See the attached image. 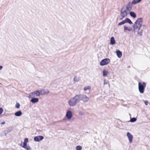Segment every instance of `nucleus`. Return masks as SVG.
<instances>
[{
    "label": "nucleus",
    "mask_w": 150,
    "mask_h": 150,
    "mask_svg": "<svg viewBox=\"0 0 150 150\" xmlns=\"http://www.w3.org/2000/svg\"><path fill=\"white\" fill-rule=\"evenodd\" d=\"M142 24V18L138 19L134 23L133 26L134 32L139 30L141 27Z\"/></svg>",
    "instance_id": "obj_1"
},
{
    "label": "nucleus",
    "mask_w": 150,
    "mask_h": 150,
    "mask_svg": "<svg viewBox=\"0 0 150 150\" xmlns=\"http://www.w3.org/2000/svg\"><path fill=\"white\" fill-rule=\"evenodd\" d=\"M79 102V100L77 95L71 98L68 102L69 105L71 106H74Z\"/></svg>",
    "instance_id": "obj_2"
},
{
    "label": "nucleus",
    "mask_w": 150,
    "mask_h": 150,
    "mask_svg": "<svg viewBox=\"0 0 150 150\" xmlns=\"http://www.w3.org/2000/svg\"><path fill=\"white\" fill-rule=\"evenodd\" d=\"M130 11H128L124 6H122L121 11V13L120 16V19L122 20L126 16Z\"/></svg>",
    "instance_id": "obj_3"
},
{
    "label": "nucleus",
    "mask_w": 150,
    "mask_h": 150,
    "mask_svg": "<svg viewBox=\"0 0 150 150\" xmlns=\"http://www.w3.org/2000/svg\"><path fill=\"white\" fill-rule=\"evenodd\" d=\"M146 84L145 83L143 82L142 83L139 82L138 83V89L140 93H143L144 91V89L146 87Z\"/></svg>",
    "instance_id": "obj_4"
},
{
    "label": "nucleus",
    "mask_w": 150,
    "mask_h": 150,
    "mask_svg": "<svg viewBox=\"0 0 150 150\" xmlns=\"http://www.w3.org/2000/svg\"><path fill=\"white\" fill-rule=\"evenodd\" d=\"M79 102L81 100H82L84 102H86L89 101V98L83 94L77 95Z\"/></svg>",
    "instance_id": "obj_5"
},
{
    "label": "nucleus",
    "mask_w": 150,
    "mask_h": 150,
    "mask_svg": "<svg viewBox=\"0 0 150 150\" xmlns=\"http://www.w3.org/2000/svg\"><path fill=\"white\" fill-rule=\"evenodd\" d=\"M40 95V91H36L30 93L29 94L31 98L39 96Z\"/></svg>",
    "instance_id": "obj_6"
},
{
    "label": "nucleus",
    "mask_w": 150,
    "mask_h": 150,
    "mask_svg": "<svg viewBox=\"0 0 150 150\" xmlns=\"http://www.w3.org/2000/svg\"><path fill=\"white\" fill-rule=\"evenodd\" d=\"M110 62V60L108 58H106L102 60L100 62V65L103 66L108 64Z\"/></svg>",
    "instance_id": "obj_7"
},
{
    "label": "nucleus",
    "mask_w": 150,
    "mask_h": 150,
    "mask_svg": "<svg viewBox=\"0 0 150 150\" xmlns=\"http://www.w3.org/2000/svg\"><path fill=\"white\" fill-rule=\"evenodd\" d=\"M123 6L126 8V9L128 10V11H130L132 10V5L131 2L128 3L127 5H124Z\"/></svg>",
    "instance_id": "obj_8"
},
{
    "label": "nucleus",
    "mask_w": 150,
    "mask_h": 150,
    "mask_svg": "<svg viewBox=\"0 0 150 150\" xmlns=\"http://www.w3.org/2000/svg\"><path fill=\"white\" fill-rule=\"evenodd\" d=\"M44 139V137L42 136H38L35 137L34 140V141L36 142H39L42 140Z\"/></svg>",
    "instance_id": "obj_9"
},
{
    "label": "nucleus",
    "mask_w": 150,
    "mask_h": 150,
    "mask_svg": "<svg viewBox=\"0 0 150 150\" xmlns=\"http://www.w3.org/2000/svg\"><path fill=\"white\" fill-rule=\"evenodd\" d=\"M66 116L68 119H70L72 116V112L70 110L68 111L67 112Z\"/></svg>",
    "instance_id": "obj_10"
},
{
    "label": "nucleus",
    "mask_w": 150,
    "mask_h": 150,
    "mask_svg": "<svg viewBox=\"0 0 150 150\" xmlns=\"http://www.w3.org/2000/svg\"><path fill=\"white\" fill-rule=\"evenodd\" d=\"M127 137L129 140V142L130 143L132 142L133 136L129 132H127Z\"/></svg>",
    "instance_id": "obj_11"
},
{
    "label": "nucleus",
    "mask_w": 150,
    "mask_h": 150,
    "mask_svg": "<svg viewBox=\"0 0 150 150\" xmlns=\"http://www.w3.org/2000/svg\"><path fill=\"white\" fill-rule=\"evenodd\" d=\"M41 95L47 94L49 93V91L47 89H42L40 91Z\"/></svg>",
    "instance_id": "obj_12"
},
{
    "label": "nucleus",
    "mask_w": 150,
    "mask_h": 150,
    "mask_svg": "<svg viewBox=\"0 0 150 150\" xmlns=\"http://www.w3.org/2000/svg\"><path fill=\"white\" fill-rule=\"evenodd\" d=\"M124 32H126V30H127L129 31H130L132 30V28L131 27H128L126 25H124Z\"/></svg>",
    "instance_id": "obj_13"
},
{
    "label": "nucleus",
    "mask_w": 150,
    "mask_h": 150,
    "mask_svg": "<svg viewBox=\"0 0 150 150\" xmlns=\"http://www.w3.org/2000/svg\"><path fill=\"white\" fill-rule=\"evenodd\" d=\"M32 98L31 99L30 101L33 103H36L38 101V98Z\"/></svg>",
    "instance_id": "obj_14"
},
{
    "label": "nucleus",
    "mask_w": 150,
    "mask_h": 150,
    "mask_svg": "<svg viewBox=\"0 0 150 150\" xmlns=\"http://www.w3.org/2000/svg\"><path fill=\"white\" fill-rule=\"evenodd\" d=\"M115 43V41L113 37H111L110 40V44L113 45Z\"/></svg>",
    "instance_id": "obj_15"
},
{
    "label": "nucleus",
    "mask_w": 150,
    "mask_h": 150,
    "mask_svg": "<svg viewBox=\"0 0 150 150\" xmlns=\"http://www.w3.org/2000/svg\"><path fill=\"white\" fill-rule=\"evenodd\" d=\"M116 53L118 58H120L122 56V53L119 50H117L116 51Z\"/></svg>",
    "instance_id": "obj_16"
},
{
    "label": "nucleus",
    "mask_w": 150,
    "mask_h": 150,
    "mask_svg": "<svg viewBox=\"0 0 150 150\" xmlns=\"http://www.w3.org/2000/svg\"><path fill=\"white\" fill-rule=\"evenodd\" d=\"M22 114V112L20 110H19L18 111L14 113V115L16 116H21Z\"/></svg>",
    "instance_id": "obj_17"
},
{
    "label": "nucleus",
    "mask_w": 150,
    "mask_h": 150,
    "mask_svg": "<svg viewBox=\"0 0 150 150\" xmlns=\"http://www.w3.org/2000/svg\"><path fill=\"white\" fill-rule=\"evenodd\" d=\"M28 139L27 138H25L24 139V142L23 143V147H25L27 145V143L28 142Z\"/></svg>",
    "instance_id": "obj_18"
},
{
    "label": "nucleus",
    "mask_w": 150,
    "mask_h": 150,
    "mask_svg": "<svg viewBox=\"0 0 150 150\" xmlns=\"http://www.w3.org/2000/svg\"><path fill=\"white\" fill-rule=\"evenodd\" d=\"M130 15L134 18H135L136 17V14L133 12L130 11L129 12Z\"/></svg>",
    "instance_id": "obj_19"
},
{
    "label": "nucleus",
    "mask_w": 150,
    "mask_h": 150,
    "mask_svg": "<svg viewBox=\"0 0 150 150\" xmlns=\"http://www.w3.org/2000/svg\"><path fill=\"white\" fill-rule=\"evenodd\" d=\"M103 76H106L108 73V71L106 70L105 69H104L103 71Z\"/></svg>",
    "instance_id": "obj_20"
},
{
    "label": "nucleus",
    "mask_w": 150,
    "mask_h": 150,
    "mask_svg": "<svg viewBox=\"0 0 150 150\" xmlns=\"http://www.w3.org/2000/svg\"><path fill=\"white\" fill-rule=\"evenodd\" d=\"M125 23H128L129 24H132V21H131V20L128 18H127L125 19Z\"/></svg>",
    "instance_id": "obj_21"
},
{
    "label": "nucleus",
    "mask_w": 150,
    "mask_h": 150,
    "mask_svg": "<svg viewBox=\"0 0 150 150\" xmlns=\"http://www.w3.org/2000/svg\"><path fill=\"white\" fill-rule=\"evenodd\" d=\"M91 89V87L90 86H85L84 88V90L86 91L88 90H90Z\"/></svg>",
    "instance_id": "obj_22"
},
{
    "label": "nucleus",
    "mask_w": 150,
    "mask_h": 150,
    "mask_svg": "<svg viewBox=\"0 0 150 150\" xmlns=\"http://www.w3.org/2000/svg\"><path fill=\"white\" fill-rule=\"evenodd\" d=\"M137 120V119L135 117H133L130 119V122H134Z\"/></svg>",
    "instance_id": "obj_23"
},
{
    "label": "nucleus",
    "mask_w": 150,
    "mask_h": 150,
    "mask_svg": "<svg viewBox=\"0 0 150 150\" xmlns=\"http://www.w3.org/2000/svg\"><path fill=\"white\" fill-rule=\"evenodd\" d=\"M139 3V2H138L137 0H133L131 2V3H132V5L133 4H135Z\"/></svg>",
    "instance_id": "obj_24"
},
{
    "label": "nucleus",
    "mask_w": 150,
    "mask_h": 150,
    "mask_svg": "<svg viewBox=\"0 0 150 150\" xmlns=\"http://www.w3.org/2000/svg\"><path fill=\"white\" fill-rule=\"evenodd\" d=\"M74 81L78 82L79 81V79L77 78L76 76H75L74 78Z\"/></svg>",
    "instance_id": "obj_25"
},
{
    "label": "nucleus",
    "mask_w": 150,
    "mask_h": 150,
    "mask_svg": "<svg viewBox=\"0 0 150 150\" xmlns=\"http://www.w3.org/2000/svg\"><path fill=\"white\" fill-rule=\"evenodd\" d=\"M76 150H81L82 149V147L80 146H76Z\"/></svg>",
    "instance_id": "obj_26"
},
{
    "label": "nucleus",
    "mask_w": 150,
    "mask_h": 150,
    "mask_svg": "<svg viewBox=\"0 0 150 150\" xmlns=\"http://www.w3.org/2000/svg\"><path fill=\"white\" fill-rule=\"evenodd\" d=\"M125 20H124V21H122V22L119 23L118 24V25H123V24H124L125 23Z\"/></svg>",
    "instance_id": "obj_27"
},
{
    "label": "nucleus",
    "mask_w": 150,
    "mask_h": 150,
    "mask_svg": "<svg viewBox=\"0 0 150 150\" xmlns=\"http://www.w3.org/2000/svg\"><path fill=\"white\" fill-rule=\"evenodd\" d=\"M143 32V30H141L140 31L138 32V34L139 35L142 36V33Z\"/></svg>",
    "instance_id": "obj_28"
},
{
    "label": "nucleus",
    "mask_w": 150,
    "mask_h": 150,
    "mask_svg": "<svg viewBox=\"0 0 150 150\" xmlns=\"http://www.w3.org/2000/svg\"><path fill=\"white\" fill-rule=\"evenodd\" d=\"M20 107V105L19 103H17L16 105V108H19Z\"/></svg>",
    "instance_id": "obj_29"
},
{
    "label": "nucleus",
    "mask_w": 150,
    "mask_h": 150,
    "mask_svg": "<svg viewBox=\"0 0 150 150\" xmlns=\"http://www.w3.org/2000/svg\"><path fill=\"white\" fill-rule=\"evenodd\" d=\"M23 148L26 149H27L28 150H31V149L29 146H27V145H26V146H25V147H23Z\"/></svg>",
    "instance_id": "obj_30"
},
{
    "label": "nucleus",
    "mask_w": 150,
    "mask_h": 150,
    "mask_svg": "<svg viewBox=\"0 0 150 150\" xmlns=\"http://www.w3.org/2000/svg\"><path fill=\"white\" fill-rule=\"evenodd\" d=\"M79 113L80 115H83L84 114V112L81 111L79 112Z\"/></svg>",
    "instance_id": "obj_31"
},
{
    "label": "nucleus",
    "mask_w": 150,
    "mask_h": 150,
    "mask_svg": "<svg viewBox=\"0 0 150 150\" xmlns=\"http://www.w3.org/2000/svg\"><path fill=\"white\" fill-rule=\"evenodd\" d=\"M3 111V109L2 108H0V115H1Z\"/></svg>",
    "instance_id": "obj_32"
},
{
    "label": "nucleus",
    "mask_w": 150,
    "mask_h": 150,
    "mask_svg": "<svg viewBox=\"0 0 150 150\" xmlns=\"http://www.w3.org/2000/svg\"><path fill=\"white\" fill-rule=\"evenodd\" d=\"M104 83H103L104 85H105L107 84V82L106 81V80L105 79L104 80Z\"/></svg>",
    "instance_id": "obj_33"
},
{
    "label": "nucleus",
    "mask_w": 150,
    "mask_h": 150,
    "mask_svg": "<svg viewBox=\"0 0 150 150\" xmlns=\"http://www.w3.org/2000/svg\"><path fill=\"white\" fill-rule=\"evenodd\" d=\"M148 103V102L147 100H146L145 101V104L146 105H147Z\"/></svg>",
    "instance_id": "obj_34"
},
{
    "label": "nucleus",
    "mask_w": 150,
    "mask_h": 150,
    "mask_svg": "<svg viewBox=\"0 0 150 150\" xmlns=\"http://www.w3.org/2000/svg\"><path fill=\"white\" fill-rule=\"evenodd\" d=\"M5 123V122H3L1 123V125H4Z\"/></svg>",
    "instance_id": "obj_35"
},
{
    "label": "nucleus",
    "mask_w": 150,
    "mask_h": 150,
    "mask_svg": "<svg viewBox=\"0 0 150 150\" xmlns=\"http://www.w3.org/2000/svg\"><path fill=\"white\" fill-rule=\"evenodd\" d=\"M3 68V67L2 66H0V70H1Z\"/></svg>",
    "instance_id": "obj_36"
},
{
    "label": "nucleus",
    "mask_w": 150,
    "mask_h": 150,
    "mask_svg": "<svg viewBox=\"0 0 150 150\" xmlns=\"http://www.w3.org/2000/svg\"><path fill=\"white\" fill-rule=\"evenodd\" d=\"M108 85H109V87H110V84H108Z\"/></svg>",
    "instance_id": "obj_37"
}]
</instances>
